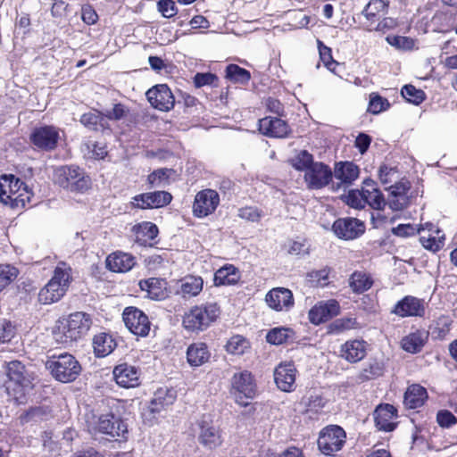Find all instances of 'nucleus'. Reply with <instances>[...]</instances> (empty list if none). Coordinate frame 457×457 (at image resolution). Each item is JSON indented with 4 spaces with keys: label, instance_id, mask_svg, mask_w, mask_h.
<instances>
[{
    "label": "nucleus",
    "instance_id": "1",
    "mask_svg": "<svg viewBox=\"0 0 457 457\" xmlns=\"http://www.w3.org/2000/svg\"><path fill=\"white\" fill-rule=\"evenodd\" d=\"M90 326L91 320L88 314L74 312L56 321L53 329V337L57 344L69 345L83 337Z\"/></svg>",
    "mask_w": 457,
    "mask_h": 457
},
{
    "label": "nucleus",
    "instance_id": "2",
    "mask_svg": "<svg viewBox=\"0 0 457 457\" xmlns=\"http://www.w3.org/2000/svg\"><path fill=\"white\" fill-rule=\"evenodd\" d=\"M6 371L5 387L9 397L18 404L24 403L33 387L25 366L19 361H12L7 364Z\"/></svg>",
    "mask_w": 457,
    "mask_h": 457
},
{
    "label": "nucleus",
    "instance_id": "3",
    "mask_svg": "<svg viewBox=\"0 0 457 457\" xmlns=\"http://www.w3.org/2000/svg\"><path fill=\"white\" fill-rule=\"evenodd\" d=\"M33 193L29 187L14 175L0 177V201L12 208H23L30 203Z\"/></svg>",
    "mask_w": 457,
    "mask_h": 457
},
{
    "label": "nucleus",
    "instance_id": "4",
    "mask_svg": "<svg viewBox=\"0 0 457 457\" xmlns=\"http://www.w3.org/2000/svg\"><path fill=\"white\" fill-rule=\"evenodd\" d=\"M71 269L65 262H59L48 283L39 291L38 301L43 304H51L61 300L68 290Z\"/></svg>",
    "mask_w": 457,
    "mask_h": 457
},
{
    "label": "nucleus",
    "instance_id": "5",
    "mask_svg": "<svg viewBox=\"0 0 457 457\" xmlns=\"http://www.w3.org/2000/svg\"><path fill=\"white\" fill-rule=\"evenodd\" d=\"M220 313V307L215 303L195 305L185 312L182 325L190 332L203 331L217 320Z\"/></svg>",
    "mask_w": 457,
    "mask_h": 457
},
{
    "label": "nucleus",
    "instance_id": "6",
    "mask_svg": "<svg viewBox=\"0 0 457 457\" xmlns=\"http://www.w3.org/2000/svg\"><path fill=\"white\" fill-rule=\"evenodd\" d=\"M46 367L56 380L62 383L74 381L81 371L79 362L67 353L49 356Z\"/></svg>",
    "mask_w": 457,
    "mask_h": 457
},
{
    "label": "nucleus",
    "instance_id": "7",
    "mask_svg": "<svg viewBox=\"0 0 457 457\" xmlns=\"http://www.w3.org/2000/svg\"><path fill=\"white\" fill-rule=\"evenodd\" d=\"M54 182L71 192L84 193L89 189L91 179L78 167L60 166L54 172Z\"/></svg>",
    "mask_w": 457,
    "mask_h": 457
},
{
    "label": "nucleus",
    "instance_id": "8",
    "mask_svg": "<svg viewBox=\"0 0 457 457\" xmlns=\"http://www.w3.org/2000/svg\"><path fill=\"white\" fill-rule=\"evenodd\" d=\"M89 433L96 435L102 433L112 437H125L128 433L127 425L112 414H104L97 418L93 417L87 421Z\"/></svg>",
    "mask_w": 457,
    "mask_h": 457
},
{
    "label": "nucleus",
    "instance_id": "9",
    "mask_svg": "<svg viewBox=\"0 0 457 457\" xmlns=\"http://www.w3.org/2000/svg\"><path fill=\"white\" fill-rule=\"evenodd\" d=\"M345 431L339 426L330 425L324 428L318 438L319 450L325 455H334L345 443Z\"/></svg>",
    "mask_w": 457,
    "mask_h": 457
},
{
    "label": "nucleus",
    "instance_id": "10",
    "mask_svg": "<svg viewBox=\"0 0 457 457\" xmlns=\"http://www.w3.org/2000/svg\"><path fill=\"white\" fill-rule=\"evenodd\" d=\"M231 386L237 403L242 406H246L248 400L253 399L256 394L253 378L247 370L235 373L231 378Z\"/></svg>",
    "mask_w": 457,
    "mask_h": 457
},
{
    "label": "nucleus",
    "instance_id": "11",
    "mask_svg": "<svg viewBox=\"0 0 457 457\" xmlns=\"http://www.w3.org/2000/svg\"><path fill=\"white\" fill-rule=\"evenodd\" d=\"M220 204V195L213 189L199 191L193 203V214L196 218H204L213 213Z\"/></svg>",
    "mask_w": 457,
    "mask_h": 457
},
{
    "label": "nucleus",
    "instance_id": "12",
    "mask_svg": "<svg viewBox=\"0 0 457 457\" xmlns=\"http://www.w3.org/2000/svg\"><path fill=\"white\" fill-rule=\"evenodd\" d=\"M124 323L128 329L134 335L145 337L150 331V320L148 317L136 307H127L122 314Z\"/></svg>",
    "mask_w": 457,
    "mask_h": 457
},
{
    "label": "nucleus",
    "instance_id": "13",
    "mask_svg": "<svg viewBox=\"0 0 457 457\" xmlns=\"http://www.w3.org/2000/svg\"><path fill=\"white\" fill-rule=\"evenodd\" d=\"M340 313L339 303L335 299L320 301L308 312V320L313 325H320Z\"/></svg>",
    "mask_w": 457,
    "mask_h": 457
},
{
    "label": "nucleus",
    "instance_id": "14",
    "mask_svg": "<svg viewBox=\"0 0 457 457\" xmlns=\"http://www.w3.org/2000/svg\"><path fill=\"white\" fill-rule=\"evenodd\" d=\"M60 139L59 130L53 126L36 128L30 135L32 144L38 149L52 151Z\"/></svg>",
    "mask_w": 457,
    "mask_h": 457
},
{
    "label": "nucleus",
    "instance_id": "15",
    "mask_svg": "<svg viewBox=\"0 0 457 457\" xmlns=\"http://www.w3.org/2000/svg\"><path fill=\"white\" fill-rule=\"evenodd\" d=\"M331 169L322 163L314 162L304 173V181L311 189H320L327 186L332 179Z\"/></svg>",
    "mask_w": 457,
    "mask_h": 457
},
{
    "label": "nucleus",
    "instance_id": "16",
    "mask_svg": "<svg viewBox=\"0 0 457 457\" xmlns=\"http://www.w3.org/2000/svg\"><path fill=\"white\" fill-rule=\"evenodd\" d=\"M146 97L150 104L162 112H168L173 108L175 99L172 92L165 84L153 87L146 92Z\"/></svg>",
    "mask_w": 457,
    "mask_h": 457
},
{
    "label": "nucleus",
    "instance_id": "17",
    "mask_svg": "<svg viewBox=\"0 0 457 457\" xmlns=\"http://www.w3.org/2000/svg\"><path fill=\"white\" fill-rule=\"evenodd\" d=\"M267 305L276 312H288L294 304V295L291 290L286 287H274L265 295Z\"/></svg>",
    "mask_w": 457,
    "mask_h": 457
},
{
    "label": "nucleus",
    "instance_id": "18",
    "mask_svg": "<svg viewBox=\"0 0 457 457\" xmlns=\"http://www.w3.org/2000/svg\"><path fill=\"white\" fill-rule=\"evenodd\" d=\"M424 301L417 297L407 295L398 301L392 313L401 317H422L425 314Z\"/></svg>",
    "mask_w": 457,
    "mask_h": 457
},
{
    "label": "nucleus",
    "instance_id": "19",
    "mask_svg": "<svg viewBox=\"0 0 457 457\" xmlns=\"http://www.w3.org/2000/svg\"><path fill=\"white\" fill-rule=\"evenodd\" d=\"M333 231L339 238L354 239L364 232V224L357 219H338L333 224Z\"/></svg>",
    "mask_w": 457,
    "mask_h": 457
},
{
    "label": "nucleus",
    "instance_id": "20",
    "mask_svg": "<svg viewBox=\"0 0 457 457\" xmlns=\"http://www.w3.org/2000/svg\"><path fill=\"white\" fill-rule=\"evenodd\" d=\"M297 370L294 363L290 361L281 362L274 370V380L277 386L284 392H292L295 389V383Z\"/></svg>",
    "mask_w": 457,
    "mask_h": 457
},
{
    "label": "nucleus",
    "instance_id": "21",
    "mask_svg": "<svg viewBox=\"0 0 457 457\" xmlns=\"http://www.w3.org/2000/svg\"><path fill=\"white\" fill-rule=\"evenodd\" d=\"M420 241L428 250L436 252L444 245L445 234L434 224L420 226Z\"/></svg>",
    "mask_w": 457,
    "mask_h": 457
},
{
    "label": "nucleus",
    "instance_id": "22",
    "mask_svg": "<svg viewBox=\"0 0 457 457\" xmlns=\"http://www.w3.org/2000/svg\"><path fill=\"white\" fill-rule=\"evenodd\" d=\"M389 195L386 204L393 211H402L409 206L410 196L408 195L410 190V183L408 181H401L390 186Z\"/></svg>",
    "mask_w": 457,
    "mask_h": 457
},
{
    "label": "nucleus",
    "instance_id": "23",
    "mask_svg": "<svg viewBox=\"0 0 457 457\" xmlns=\"http://www.w3.org/2000/svg\"><path fill=\"white\" fill-rule=\"evenodd\" d=\"M387 6L388 4L384 0H370L361 12V15L364 17L362 27L368 31H371L370 28L386 14Z\"/></svg>",
    "mask_w": 457,
    "mask_h": 457
},
{
    "label": "nucleus",
    "instance_id": "24",
    "mask_svg": "<svg viewBox=\"0 0 457 457\" xmlns=\"http://www.w3.org/2000/svg\"><path fill=\"white\" fill-rule=\"evenodd\" d=\"M113 378L116 383L125 388H133L140 384L138 370L128 363H121L113 369Z\"/></svg>",
    "mask_w": 457,
    "mask_h": 457
},
{
    "label": "nucleus",
    "instance_id": "25",
    "mask_svg": "<svg viewBox=\"0 0 457 457\" xmlns=\"http://www.w3.org/2000/svg\"><path fill=\"white\" fill-rule=\"evenodd\" d=\"M397 410L395 406L386 403L378 406L374 411V420L378 430L390 432L396 426Z\"/></svg>",
    "mask_w": 457,
    "mask_h": 457
},
{
    "label": "nucleus",
    "instance_id": "26",
    "mask_svg": "<svg viewBox=\"0 0 457 457\" xmlns=\"http://www.w3.org/2000/svg\"><path fill=\"white\" fill-rule=\"evenodd\" d=\"M198 440L201 445L208 449H214L222 443L219 428L205 418L199 423Z\"/></svg>",
    "mask_w": 457,
    "mask_h": 457
},
{
    "label": "nucleus",
    "instance_id": "27",
    "mask_svg": "<svg viewBox=\"0 0 457 457\" xmlns=\"http://www.w3.org/2000/svg\"><path fill=\"white\" fill-rule=\"evenodd\" d=\"M259 130L270 137L283 138L288 136L290 129L288 124L279 119L265 117L259 120Z\"/></svg>",
    "mask_w": 457,
    "mask_h": 457
},
{
    "label": "nucleus",
    "instance_id": "28",
    "mask_svg": "<svg viewBox=\"0 0 457 457\" xmlns=\"http://www.w3.org/2000/svg\"><path fill=\"white\" fill-rule=\"evenodd\" d=\"M135 258L129 253L115 252L106 259L107 268L113 272H127L135 265Z\"/></svg>",
    "mask_w": 457,
    "mask_h": 457
},
{
    "label": "nucleus",
    "instance_id": "29",
    "mask_svg": "<svg viewBox=\"0 0 457 457\" xmlns=\"http://www.w3.org/2000/svg\"><path fill=\"white\" fill-rule=\"evenodd\" d=\"M139 287L152 300L160 301L167 296L166 282L157 278H150L139 281Z\"/></svg>",
    "mask_w": 457,
    "mask_h": 457
},
{
    "label": "nucleus",
    "instance_id": "30",
    "mask_svg": "<svg viewBox=\"0 0 457 457\" xmlns=\"http://www.w3.org/2000/svg\"><path fill=\"white\" fill-rule=\"evenodd\" d=\"M363 194L365 204H369L375 210H383L386 204L383 194L378 188L376 182L372 179L363 181Z\"/></svg>",
    "mask_w": 457,
    "mask_h": 457
},
{
    "label": "nucleus",
    "instance_id": "31",
    "mask_svg": "<svg viewBox=\"0 0 457 457\" xmlns=\"http://www.w3.org/2000/svg\"><path fill=\"white\" fill-rule=\"evenodd\" d=\"M366 355V342L363 340H349L341 346V356L349 362H357Z\"/></svg>",
    "mask_w": 457,
    "mask_h": 457
},
{
    "label": "nucleus",
    "instance_id": "32",
    "mask_svg": "<svg viewBox=\"0 0 457 457\" xmlns=\"http://www.w3.org/2000/svg\"><path fill=\"white\" fill-rule=\"evenodd\" d=\"M177 398L176 391L171 388L161 387L154 393L149 409L151 412H160L166 407L173 404Z\"/></svg>",
    "mask_w": 457,
    "mask_h": 457
},
{
    "label": "nucleus",
    "instance_id": "33",
    "mask_svg": "<svg viewBox=\"0 0 457 457\" xmlns=\"http://www.w3.org/2000/svg\"><path fill=\"white\" fill-rule=\"evenodd\" d=\"M210 356L206 344L201 342L190 345L187 351V359L192 367H199L206 363Z\"/></svg>",
    "mask_w": 457,
    "mask_h": 457
},
{
    "label": "nucleus",
    "instance_id": "34",
    "mask_svg": "<svg viewBox=\"0 0 457 457\" xmlns=\"http://www.w3.org/2000/svg\"><path fill=\"white\" fill-rule=\"evenodd\" d=\"M334 176L345 187H348L359 177V168L353 162H341L336 165Z\"/></svg>",
    "mask_w": 457,
    "mask_h": 457
},
{
    "label": "nucleus",
    "instance_id": "35",
    "mask_svg": "<svg viewBox=\"0 0 457 457\" xmlns=\"http://www.w3.org/2000/svg\"><path fill=\"white\" fill-rule=\"evenodd\" d=\"M428 398L427 390L420 385H411L404 394L403 403L407 408L416 409L423 405Z\"/></svg>",
    "mask_w": 457,
    "mask_h": 457
},
{
    "label": "nucleus",
    "instance_id": "36",
    "mask_svg": "<svg viewBox=\"0 0 457 457\" xmlns=\"http://www.w3.org/2000/svg\"><path fill=\"white\" fill-rule=\"evenodd\" d=\"M116 347V343L112 337L107 333H100L93 338V348L97 357H105L109 355Z\"/></svg>",
    "mask_w": 457,
    "mask_h": 457
},
{
    "label": "nucleus",
    "instance_id": "37",
    "mask_svg": "<svg viewBox=\"0 0 457 457\" xmlns=\"http://www.w3.org/2000/svg\"><path fill=\"white\" fill-rule=\"evenodd\" d=\"M427 339L428 333L426 331L417 330L404 337L401 345L404 351L415 353L421 350Z\"/></svg>",
    "mask_w": 457,
    "mask_h": 457
},
{
    "label": "nucleus",
    "instance_id": "38",
    "mask_svg": "<svg viewBox=\"0 0 457 457\" xmlns=\"http://www.w3.org/2000/svg\"><path fill=\"white\" fill-rule=\"evenodd\" d=\"M204 281L202 278L195 276L185 277L180 281L178 291L183 297L196 296L203 290Z\"/></svg>",
    "mask_w": 457,
    "mask_h": 457
},
{
    "label": "nucleus",
    "instance_id": "39",
    "mask_svg": "<svg viewBox=\"0 0 457 457\" xmlns=\"http://www.w3.org/2000/svg\"><path fill=\"white\" fill-rule=\"evenodd\" d=\"M373 285L370 274L362 270L354 271L349 278V287L355 294H361L369 290Z\"/></svg>",
    "mask_w": 457,
    "mask_h": 457
},
{
    "label": "nucleus",
    "instance_id": "40",
    "mask_svg": "<svg viewBox=\"0 0 457 457\" xmlns=\"http://www.w3.org/2000/svg\"><path fill=\"white\" fill-rule=\"evenodd\" d=\"M239 279L237 270L233 265H227L219 269L214 274L216 285H233Z\"/></svg>",
    "mask_w": 457,
    "mask_h": 457
},
{
    "label": "nucleus",
    "instance_id": "41",
    "mask_svg": "<svg viewBox=\"0 0 457 457\" xmlns=\"http://www.w3.org/2000/svg\"><path fill=\"white\" fill-rule=\"evenodd\" d=\"M158 228L152 222H143L139 224L136 229V237L137 242L146 244L148 241L154 240L158 235Z\"/></svg>",
    "mask_w": 457,
    "mask_h": 457
},
{
    "label": "nucleus",
    "instance_id": "42",
    "mask_svg": "<svg viewBox=\"0 0 457 457\" xmlns=\"http://www.w3.org/2000/svg\"><path fill=\"white\" fill-rule=\"evenodd\" d=\"M250 348L249 342L242 336L236 335L229 338L226 345L228 353L242 355Z\"/></svg>",
    "mask_w": 457,
    "mask_h": 457
},
{
    "label": "nucleus",
    "instance_id": "43",
    "mask_svg": "<svg viewBox=\"0 0 457 457\" xmlns=\"http://www.w3.org/2000/svg\"><path fill=\"white\" fill-rule=\"evenodd\" d=\"M290 164L298 170L306 171L313 163V157L306 150H301L289 160Z\"/></svg>",
    "mask_w": 457,
    "mask_h": 457
},
{
    "label": "nucleus",
    "instance_id": "44",
    "mask_svg": "<svg viewBox=\"0 0 457 457\" xmlns=\"http://www.w3.org/2000/svg\"><path fill=\"white\" fill-rule=\"evenodd\" d=\"M146 195L145 197L148 198L151 209L163 207L169 204L172 199L171 195L166 191H155L146 193Z\"/></svg>",
    "mask_w": 457,
    "mask_h": 457
},
{
    "label": "nucleus",
    "instance_id": "45",
    "mask_svg": "<svg viewBox=\"0 0 457 457\" xmlns=\"http://www.w3.org/2000/svg\"><path fill=\"white\" fill-rule=\"evenodd\" d=\"M227 78L231 81L247 83L250 79V72L237 64H229L226 69Z\"/></svg>",
    "mask_w": 457,
    "mask_h": 457
},
{
    "label": "nucleus",
    "instance_id": "46",
    "mask_svg": "<svg viewBox=\"0 0 457 457\" xmlns=\"http://www.w3.org/2000/svg\"><path fill=\"white\" fill-rule=\"evenodd\" d=\"M172 173V170L162 168L153 171L148 175L147 181L151 187H163L168 184V179Z\"/></svg>",
    "mask_w": 457,
    "mask_h": 457
},
{
    "label": "nucleus",
    "instance_id": "47",
    "mask_svg": "<svg viewBox=\"0 0 457 457\" xmlns=\"http://www.w3.org/2000/svg\"><path fill=\"white\" fill-rule=\"evenodd\" d=\"M317 43L320 61L328 70L336 73V68L338 66V62L333 59L331 49L325 46L320 40H318Z\"/></svg>",
    "mask_w": 457,
    "mask_h": 457
},
{
    "label": "nucleus",
    "instance_id": "48",
    "mask_svg": "<svg viewBox=\"0 0 457 457\" xmlns=\"http://www.w3.org/2000/svg\"><path fill=\"white\" fill-rule=\"evenodd\" d=\"M290 333L291 329L288 328H274L269 331V333L266 336V339L270 344L276 345H282L287 340Z\"/></svg>",
    "mask_w": 457,
    "mask_h": 457
},
{
    "label": "nucleus",
    "instance_id": "49",
    "mask_svg": "<svg viewBox=\"0 0 457 457\" xmlns=\"http://www.w3.org/2000/svg\"><path fill=\"white\" fill-rule=\"evenodd\" d=\"M328 269L312 270L307 273L306 279L312 287H325L328 284Z\"/></svg>",
    "mask_w": 457,
    "mask_h": 457
},
{
    "label": "nucleus",
    "instance_id": "50",
    "mask_svg": "<svg viewBox=\"0 0 457 457\" xmlns=\"http://www.w3.org/2000/svg\"><path fill=\"white\" fill-rule=\"evenodd\" d=\"M401 94L406 101L413 104H420L425 99V93L412 85H405Z\"/></svg>",
    "mask_w": 457,
    "mask_h": 457
},
{
    "label": "nucleus",
    "instance_id": "51",
    "mask_svg": "<svg viewBox=\"0 0 457 457\" xmlns=\"http://www.w3.org/2000/svg\"><path fill=\"white\" fill-rule=\"evenodd\" d=\"M452 320L447 316L439 317L433 328H432V335L436 338L443 339L449 333L451 328Z\"/></svg>",
    "mask_w": 457,
    "mask_h": 457
},
{
    "label": "nucleus",
    "instance_id": "52",
    "mask_svg": "<svg viewBox=\"0 0 457 457\" xmlns=\"http://www.w3.org/2000/svg\"><path fill=\"white\" fill-rule=\"evenodd\" d=\"M18 270L11 265H0V291L12 282L18 276Z\"/></svg>",
    "mask_w": 457,
    "mask_h": 457
},
{
    "label": "nucleus",
    "instance_id": "53",
    "mask_svg": "<svg viewBox=\"0 0 457 457\" xmlns=\"http://www.w3.org/2000/svg\"><path fill=\"white\" fill-rule=\"evenodd\" d=\"M386 41L389 45L400 50H411L415 46V41L409 37L388 36Z\"/></svg>",
    "mask_w": 457,
    "mask_h": 457
},
{
    "label": "nucleus",
    "instance_id": "54",
    "mask_svg": "<svg viewBox=\"0 0 457 457\" xmlns=\"http://www.w3.org/2000/svg\"><path fill=\"white\" fill-rule=\"evenodd\" d=\"M389 102L377 94H371L368 111L373 114H378L389 107Z\"/></svg>",
    "mask_w": 457,
    "mask_h": 457
},
{
    "label": "nucleus",
    "instance_id": "55",
    "mask_svg": "<svg viewBox=\"0 0 457 457\" xmlns=\"http://www.w3.org/2000/svg\"><path fill=\"white\" fill-rule=\"evenodd\" d=\"M238 217L251 222H258L263 217V212L256 206H245L238 210Z\"/></svg>",
    "mask_w": 457,
    "mask_h": 457
},
{
    "label": "nucleus",
    "instance_id": "56",
    "mask_svg": "<svg viewBox=\"0 0 457 457\" xmlns=\"http://www.w3.org/2000/svg\"><path fill=\"white\" fill-rule=\"evenodd\" d=\"M104 120L101 113L94 111L84 113L80 118V122L89 129L96 130L98 125L103 126L102 120Z\"/></svg>",
    "mask_w": 457,
    "mask_h": 457
},
{
    "label": "nucleus",
    "instance_id": "57",
    "mask_svg": "<svg viewBox=\"0 0 457 457\" xmlns=\"http://www.w3.org/2000/svg\"><path fill=\"white\" fill-rule=\"evenodd\" d=\"M345 203L355 209H362L365 207V198L363 194V187L361 191L351 190L345 195Z\"/></svg>",
    "mask_w": 457,
    "mask_h": 457
},
{
    "label": "nucleus",
    "instance_id": "58",
    "mask_svg": "<svg viewBox=\"0 0 457 457\" xmlns=\"http://www.w3.org/2000/svg\"><path fill=\"white\" fill-rule=\"evenodd\" d=\"M16 335V328L11 321L4 320L0 322V341L2 343L10 342Z\"/></svg>",
    "mask_w": 457,
    "mask_h": 457
},
{
    "label": "nucleus",
    "instance_id": "59",
    "mask_svg": "<svg viewBox=\"0 0 457 457\" xmlns=\"http://www.w3.org/2000/svg\"><path fill=\"white\" fill-rule=\"evenodd\" d=\"M47 415L46 410L42 407L30 409L27 413L21 417L22 422H37L42 420Z\"/></svg>",
    "mask_w": 457,
    "mask_h": 457
},
{
    "label": "nucleus",
    "instance_id": "60",
    "mask_svg": "<svg viewBox=\"0 0 457 457\" xmlns=\"http://www.w3.org/2000/svg\"><path fill=\"white\" fill-rule=\"evenodd\" d=\"M158 10L165 18H171L178 12L175 2L172 0H160L158 2Z\"/></svg>",
    "mask_w": 457,
    "mask_h": 457
},
{
    "label": "nucleus",
    "instance_id": "61",
    "mask_svg": "<svg viewBox=\"0 0 457 457\" xmlns=\"http://www.w3.org/2000/svg\"><path fill=\"white\" fill-rule=\"evenodd\" d=\"M217 80V76L210 72L196 73L194 77V84L196 87H202L204 86H212Z\"/></svg>",
    "mask_w": 457,
    "mask_h": 457
},
{
    "label": "nucleus",
    "instance_id": "62",
    "mask_svg": "<svg viewBox=\"0 0 457 457\" xmlns=\"http://www.w3.org/2000/svg\"><path fill=\"white\" fill-rule=\"evenodd\" d=\"M378 177L383 185L390 184L398 178L396 170L386 165L380 167L378 170Z\"/></svg>",
    "mask_w": 457,
    "mask_h": 457
},
{
    "label": "nucleus",
    "instance_id": "63",
    "mask_svg": "<svg viewBox=\"0 0 457 457\" xmlns=\"http://www.w3.org/2000/svg\"><path fill=\"white\" fill-rule=\"evenodd\" d=\"M383 19H380L378 22L372 26L371 31H378L386 33V31L395 29L397 26V21L395 19L391 17H382Z\"/></svg>",
    "mask_w": 457,
    "mask_h": 457
},
{
    "label": "nucleus",
    "instance_id": "64",
    "mask_svg": "<svg viewBox=\"0 0 457 457\" xmlns=\"http://www.w3.org/2000/svg\"><path fill=\"white\" fill-rule=\"evenodd\" d=\"M393 234L398 237H411L420 234V227H416L411 224H400L393 228Z\"/></svg>",
    "mask_w": 457,
    "mask_h": 457
}]
</instances>
